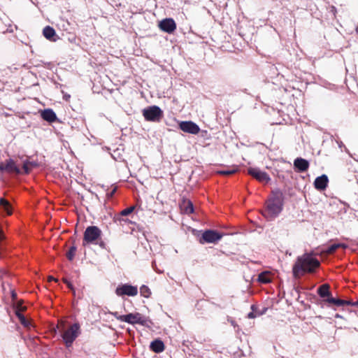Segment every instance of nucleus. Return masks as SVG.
I'll list each match as a JSON object with an SVG mask.
<instances>
[{
	"mask_svg": "<svg viewBox=\"0 0 358 358\" xmlns=\"http://www.w3.org/2000/svg\"><path fill=\"white\" fill-rule=\"evenodd\" d=\"M159 27L163 31L171 34L176 30V24L172 18H166L159 22Z\"/></svg>",
	"mask_w": 358,
	"mask_h": 358,
	"instance_id": "11",
	"label": "nucleus"
},
{
	"mask_svg": "<svg viewBox=\"0 0 358 358\" xmlns=\"http://www.w3.org/2000/svg\"><path fill=\"white\" fill-rule=\"evenodd\" d=\"M273 278V275L270 271H266L262 272L258 275V281L261 283L266 284L271 282Z\"/></svg>",
	"mask_w": 358,
	"mask_h": 358,
	"instance_id": "17",
	"label": "nucleus"
},
{
	"mask_svg": "<svg viewBox=\"0 0 358 358\" xmlns=\"http://www.w3.org/2000/svg\"><path fill=\"white\" fill-rule=\"evenodd\" d=\"M282 209V201L280 196L271 198L266 205V209L264 215L267 219H273L277 217Z\"/></svg>",
	"mask_w": 358,
	"mask_h": 358,
	"instance_id": "2",
	"label": "nucleus"
},
{
	"mask_svg": "<svg viewBox=\"0 0 358 358\" xmlns=\"http://www.w3.org/2000/svg\"><path fill=\"white\" fill-rule=\"evenodd\" d=\"M155 265V262H152V267L153 268H154Z\"/></svg>",
	"mask_w": 358,
	"mask_h": 358,
	"instance_id": "37",
	"label": "nucleus"
},
{
	"mask_svg": "<svg viewBox=\"0 0 358 358\" xmlns=\"http://www.w3.org/2000/svg\"><path fill=\"white\" fill-rule=\"evenodd\" d=\"M320 262L310 254L299 257L293 266L292 272L295 278H299L306 273H313L319 267Z\"/></svg>",
	"mask_w": 358,
	"mask_h": 358,
	"instance_id": "1",
	"label": "nucleus"
},
{
	"mask_svg": "<svg viewBox=\"0 0 358 358\" xmlns=\"http://www.w3.org/2000/svg\"><path fill=\"white\" fill-rule=\"evenodd\" d=\"M123 319L124 320V322H127L131 324H140L143 325L146 322L145 318L139 313L124 315Z\"/></svg>",
	"mask_w": 358,
	"mask_h": 358,
	"instance_id": "10",
	"label": "nucleus"
},
{
	"mask_svg": "<svg viewBox=\"0 0 358 358\" xmlns=\"http://www.w3.org/2000/svg\"><path fill=\"white\" fill-rule=\"evenodd\" d=\"M5 171H6L9 173L14 172L17 174H20L22 173L21 170L16 166L15 162L11 159H10L6 162Z\"/></svg>",
	"mask_w": 358,
	"mask_h": 358,
	"instance_id": "16",
	"label": "nucleus"
},
{
	"mask_svg": "<svg viewBox=\"0 0 358 358\" xmlns=\"http://www.w3.org/2000/svg\"><path fill=\"white\" fill-rule=\"evenodd\" d=\"M143 115L145 120L148 121H159L162 116V110L157 106H150L145 108Z\"/></svg>",
	"mask_w": 358,
	"mask_h": 358,
	"instance_id": "5",
	"label": "nucleus"
},
{
	"mask_svg": "<svg viewBox=\"0 0 358 358\" xmlns=\"http://www.w3.org/2000/svg\"><path fill=\"white\" fill-rule=\"evenodd\" d=\"M108 314H110L112 315H113L117 320L121 321V322H124V315H120L117 312H110L109 311L108 312Z\"/></svg>",
	"mask_w": 358,
	"mask_h": 358,
	"instance_id": "29",
	"label": "nucleus"
},
{
	"mask_svg": "<svg viewBox=\"0 0 358 358\" xmlns=\"http://www.w3.org/2000/svg\"><path fill=\"white\" fill-rule=\"evenodd\" d=\"M64 282L66 284V285L72 290L74 292V289H73V287L72 285V284L69 281L67 280L66 279H64L63 280Z\"/></svg>",
	"mask_w": 358,
	"mask_h": 358,
	"instance_id": "31",
	"label": "nucleus"
},
{
	"mask_svg": "<svg viewBox=\"0 0 358 358\" xmlns=\"http://www.w3.org/2000/svg\"><path fill=\"white\" fill-rule=\"evenodd\" d=\"M318 294L321 297H326L330 295L329 286L328 284L321 285L317 290Z\"/></svg>",
	"mask_w": 358,
	"mask_h": 358,
	"instance_id": "20",
	"label": "nucleus"
},
{
	"mask_svg": "<svg viewBox=\"0 0 358 358\" xmlns=\"http://www.w3.org/2000/svg\"><path fill=\"white\" fill-rule=\"evenodd\" d=\"M0 207L6 213L7 215H10L12 213L10 203L3 198H0Z\"/></svg>",
	"mask_w": 358,
	"mask_h": 358,
	"instance_id": "19",
	"label": "nucleus"
},
{
	"mask_svg": "<svg viewBox=\"0 0 358 358\" xmlns=\"http://www.w3.org/2000/svg\"><path fill=\"white\" fill-rule=\"evenodd\" d=\"M184 211L187 214H190V213H193V211H194L193 205L190 201H188L187 203V206L185 208Z\"/></svg>",
	"mask_w": 358,
	"mask_h": 358,
	"instance_id": "28",
	"label": "nucleus"
},
{
	"mask_svg": "<svg viewBox=\"0 0 358 358\" xmlns=\"http://www.w3.org/2000/svg\"><path fill=\"white\" fill-rule=\"evenodd\" d=\"M101 231L96 226L88 227L84 233L83 245L92 243L100 238Z\"/></svg>",
	"mask_w": 358,
	"mask_h": 358,
	"instance_id": "4",
	"label": "nucleus"
},
{
	"mask_svg": "<svg viewBox=\"0 0 358 358\" xmlns=\"http://www.w3.org/2000/svg\"><path fill=\"white\" fill-rule=\"evenodd\" d=\"M329 182V179L327 175L323 174L321 176L317 177L314 181L315 188L317 190H324Z\"/></svg>",
	"mask_w": 358,
	"mask_h": 358,
	"instance_id": "12",
	"label": "nucleus"
},
{
	"mask_svg": "<svg viewBox=\"0 0 358 358\" xmlns=\"http://www.w3.org/2000/svg\"><path fill=\"white\" fill-rule=\"evenodd\" d=\"M327 301L328 303L335 304V305H336L338 306H344V305H346V304H349V302H348L346 301L341 300V299H334L333 297L328 298L327 299Z\"/></svg>",
	"mask_w": 358,
	"mask_h": 358,
	"instance_id": "22",
	"label": "nucleus"
},
{
	"mask_svg": "<svg viewBox=\"0 0 358 358\" xmlns=\"http://www.w3.org/2000/svg\"><path fill=\"white\" fill-rule=\"evenodd\" d=\"M64 322L63 321L59 322L57 325V328L60 329V328H64Z\"/></svg>",
	"mask_w": 358,
	"mask_h": 358,
	"instance_id": "32",
	"label": "nucleus"
},
{
	"mask_svg": "<svg viewBox=\"0 0 358 358\" xmlns=\"http://www.w3.org/2000/svg\"><path fill=\"white\" fill-rule=\"evenodd\" d=\"M236 171H237V169L235 168H230V169H227L220 171L217 173L220 174H222V175H231V174L236 173Z\"/></svg>",
	"mask_w": 358,
	"mask_h": 358,
	"instance_id": "26",
	"label": "nucleus"
},
{
	"mask_svg": "<svg viewBox=\"0 0 358 358\" xmlns=\"http://www.w3.org/2000/svg\"><path fill=\"white\" fill-rule=\"evenodd\" d=\"M150 348L155 352H162L164 350V343L160 340H155L150 344Z\"/></svg>",
	"mask_w": 358,
	"mask_h": 358,
	"instance_id": "18",
	"label": "nucleus"
},
{
	"mask_svg": "<svg viewBox=\"0 0 358 358\" xmlns=\"http://www.w3.org/2000/svg\"><path fill=\"white\" fill-rule=\"evenodd\" d=\"M294 165L296 169L300 172L306 171L309 166V163L307 160L302 158H296L294 160Z\"/></svg>",
	"mask_w": 358,
	"mask_h": 358,
	"instance_id": "14",
	"label": "nucleus"
},
{
	"mask_svg": "<svg viewBox=\"0 0 358 358\" xmlns=\"http://www.w3.org/2000/svg\"><path fill=\"white\" fill-rule=\"evenodd\" d=\"M134 207H130V208H127L126 209H124L121 212V215H123V216L128 215H129L134 210Z\"/></svg>",
	"mask_w": 358,
	"mask_h": 358,
	"instance_id": "30",
	"label": "nucleus"
},
{
	"mask_svg": "<svg viewBox=\"0 0 358 358\" xmlns=\"http://www.w3.org/2000/svg\"><path fill=\"white\" fill-rule=\"evenodd\" d=\"M80 334V325L75 323L62 334V338L67 347L72 345L73 342Z\"/></svg>",
	"mask_w": 358,
	"mask_h": 358,
	"instance_id": "3",
	"label": "nucleus"
},
{
	"mask_svg": "<svg viewBox=\"0 0 358 358\" xmlns=\"http://www.w3.org/2000/svg\"><path fill=\"white\" fill-rule=\"evenodd\" d=\"M43 36L49 41L55 42L59 39V37L56 35L55 30L50 27L46 26L43 30Z\"/></svg>",
	"mask_w": 358,
	"mask_h": 358,
	"instance_id": "13",
	"label": "nucleus"
},
{
	"mask_svg": "<svg viewBox=\"0 0 358 358\" xmlns=\"http://www.w3.org/2000/svg\"><path fill=\"white\" fill-rule=\"evenodd\" d=\"M16 315L17 317L19 318L21 324L24 325L26 327H29L30 325V322L26 320V318L19 312H16Z\"/></svg>",
	"mask_w": 358,
	"mask_h": 358,
	"instance_id": "24",
	"label": "nucleus"
},
{
	"mask_svg": "<svg viewBox=\"0 0 358 358\" xmlns=\"http://www.w3.org/2000/svg\"><path fill=\"white\" fill-rule=\"evenodd\" d=\"M248 172L250 176L259 182H268L271 180L270 177L266 172L261 171L258 168L250 167L248 169Z\"/></svg>",
	"mask_w": 358,
	"mask_h": 358,
	"instance_id": "9",
	"label": "nucleus"
},
{
	"mask_svg": "<svg viewBox=\"0 0 358 358\" xmlns=\"http://www.w3.org/2000/svg\"><path fill=\"white\" fill-rule=\"evenodd\" d=\"M30 164L31 162L29 160H26L24 162L22 168L24 173L27 174L31 171L32 168Z\"/></svg>",
	"mask_w": 358,
	"mask_h": 358,
	"instance_id": "25",
	"label": "nucleus"
},
{
	"mask_svg": "<svg viewBox=\"0 0 358 358\" xmlns=\"http://www.w3.org/2000/svg\"><path fill=\"white\" fill-rule=\"evenodd\" d=\"M48 280L49 281H52V280L57 281V280L55 278H54L52 276H49L48 277Z\"/></svg>",
	"mask_w": 358,
	"mask_h": 358,
	"instance_id": "36",
	"label": "nucleus"
},
{
	"mask_svg": "<svg viewBox=\"0 0 358 358\" xmlns=\"http://www.w3.org/2000/svg\"><path fill=\"white\" fill-rule=\"evenodd\" d=\"M115 294L119 296H135L138 294V287L129 284L120 285L115 289Z\"/></svg>",
	"mask_w": 358,
	"mask_h": 358,
	"instance_id": "6",
	"label": "nucleus"
},
{
	"mask_svg": "<svg viewBox=\"0 0 358 358\" xmlns=\"http://www.w3.org/2000/svg\"><path fill=\"white\" fill-rule=\"evenodd\" d=\"M179 128L184 132L191 134H198L199 127L192 121H182L179 123Z\"/></svg>",
	"mask_w": 358,
	"mask_h": 358,
	"instance_id": "8",
	"label": "nucleus"
},
{
	"mask_svg": "<svg viewBox=\"0 0 358 358\" xmlns=\"http://www.w3.org/2000/svg\"><path fill=\"white\" fill-rule=\"evenodd\" d=\"M141 295L145 298H149L151 295V291L150 288L146 285H142L140 287Z\"/></svg>",
	"mask_w": 358,
	"mask_h": 358,
	"instance_id": "23",
	"label": "nucleus"
},
{
	"mask_svg": "<svg viewBox=\"0 0 358 358\" xmlns=\"http://www.w3.org/2000/svg\"><path fill=\"white\" fill-rule=\"evenodd\" d=\"M341 248L345 249L347 248V245L344 243H334L327 247L325 252L327 254H331L334 252L337 249Z\"/></svg>",
	"mask_w": 358,
	"mask_h": 358,
	"instance_id": "21",
	"label": "nucleus"
},
{
	"mask_svg": "<svg viewBox=\"0 0 358 358\" xmlns=\"http://www.w3.org/2000/svg\"><path fill=\"white\" fill-rule=\"evenodd\" d=\"M255 317V314L253 313H250L248 314V317L249 318H254Z\"/></svg>",
	"mask_w": 358,
	"mask_h": 358,
	"instance_id": "35",
	"label": "nucleus"
},
{
	"mask_svg": "<svg viewBox=\"0 0 358 358\" xmlns=\"http://www.w3.org/2000/svg\"><path fill=\"white\" fill-rule=\"evenodd\" d=\"M0 171H5V164H0Z\"/></svg>",
	"mask_w": 358,
	"mask_h": 358,
	"instance_id": "34",
	"label": "nucleus"
},
{
	"mask_svg": "<svg viewBox=\"0 0 358 358\" xmlns=\"http://www.w3.org/2000/svg\"><path fill=\"white\" fill-rule=\"evenodd\" d=\"M222 234L216 231L207 230L203 233L200 243H216L222 238Z\"/></svg>",
	"mask_w": 358,
	"mask_h": 358,
	"instance_id": "7",
	"label": "nucleus"
},
{
	"mask_svg": "<svg viewBox=\"0 0 358 358\" xmlns=\"http://www.w3.org/2000/svg\"><path fill=\"white\" fill-rule=\"evenodd\" d=\"M41 117L49 122H53L57 120V115L52 109H45L41 112Z\"/></svg>",
	"mask_w": 358,
	"mask_h": 358,
	"instance_id": "15",
	"label": "nucleus"
},
{
	"mask_svg": "<svg viewBox=\"0 0 358 358\" xmlns=\"http://www.w3.org/2000/svg\"><path fill=\"white\" fill-rule=\"evenodd\" d=\"M76 251V248L75 246H72L69 249V251L66 254V257L69 260H72L74 258Z\"/></svg>",
	"mask_w": 358,
	"mask_h": 358,
	"instance_id": "27",
	"label": "nucleus"
},
{
	"mask_svg": "<svg viewBox=\"0 0 358 358\" xmlns=\"http://www.w3.org/2000/svg\"><path fill=\"white\" fill-rule=\"evenodd\" d=\"M31 166L33 169L34 167L37 166V164L35 162H31Z\"/></svg>",
	"mask_w": 358,
	"mask_h": 358,
	"instance_id": "33",
	"label": "nucleus"
}]
</instances>
